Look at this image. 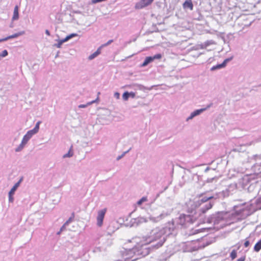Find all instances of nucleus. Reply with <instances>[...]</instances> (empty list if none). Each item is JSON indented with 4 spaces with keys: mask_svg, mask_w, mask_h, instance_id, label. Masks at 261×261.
I'll return each mask as SVG.
<instances>
[{
    "mask_svg": "<svg viewBox=\"0 0 261 261\" xmlns=\"http://www.w3.org/2000/svg\"><path fill=\"white\" fill-rule=\"evenodd\" d=\"M230 257L233 260L237 257V251L235 250H233L230 253Z\"/></svg>",
    "mask_w": 261,
    "mask_h": 261,
    "instance_id": "c85d7f7f",
    "label": "nucleus"
},
{
    "mask_svg": "<svg viewBox=\"0 0 261 261\" xmlns=\"http://www.w3.org/2000/svg\"><path fill=\"white\" fill-rule=\"evenodd\" d=\"M154 0H140L135 4V8L136 9H142L150 5Z\"/></svg>",
    "mask_w": 261,
    "mask_h": 261,
    "instance_id": "0eeeda50",
    "label": "nucleus"
},
{
    "mask_svg": "<svg viewBox=\"0 0 261 261\" xmlns=\"http://www.w3.org/2000/svg\"><path fill=\"white\" fill-rule=\"evenodd\" d=\"M195 231L196 232H194L192 233V234H194V233L198 232V230H196Z\"/></svg>",
    "mask_w": 261,
    "mask_h": 261,
    "instance_id": "de8ad7c7",
    "label": "nucleus"
},
{
    "mask_svg": "<svg viewBox=\"0 0 261 261\" xmlns=\"http://www.w3.org/2000/svg\"><path fill=\"white\" fill-rule=\"evenodd\" d=\"M100 94V92H98V95H99Z\"/></svg>",
    "mask_w": 261,
    "mask_h": 261,
    "instance_id": "3c124183",
    "label": "nucleus"
},
{
    "mask_svg": "<svg viewBox=\"0 0 261 261\" xmlns=\"http://www.w3.org/2000/svg\"><path fill=\"white\" fill-rule=\"evenodd\" d=\"M24 34H25V32L24 31L19 32L17 33H15L12 35L8 36L7 37L8 40L10 39H13V38H17L20 36L24 35Z\"/></svg>",
    "mask_w": 261,
    "mask_h": 261,
    "instance_id": "f3484780",
    "label": "nucleus"
},
{
    "mask_svg": "<svg viewBox=\"0 0 261 261\" xmlns=\"http://www.w3.org/2000/svg\"><path fill=\"white\" fill-rule=\"evenodd\" d=\"M184 9H189L190 10L193 9V5L191 0H186L182 5Z\"/></svg>",
    "mask_w": 261,
    "mask_h": 261,
    "instance_id": "ddd939ff",
    "label": "nucleus"
},
{
    "mask_svg": "<svg viewBox=\"0 0 261 261\" xmlns=\"http://www.w3.org/2000/svg\"><path fill=\"white\" fill-rule=\"evenodd\" d=\"M45 32L47 36H50V32L48 30H46Z\"/></svg>",
    "mask_w": 261,
    "mask_h": 261,
    "instance_id": "c03bdc74",
    "label": "nucleus"
},
{
    "mask_svg": "<svg viewBox=\"0 0 261 261\" xmlns=\"http://www.w3.org/2000/svg\"><path fill=\"white\" fill-rule=\"evenodd\" d=\"M41 123V121H38L36 125H35V127L32 129L33 130H34V132H36L37 133L39 131V125Z\"/></svg>",
    "mask_w": 261,
    "mask_h": 261,
    "instance_id": "cd10ccee",
    "label": "nucleus"
},
{
    "mask_svg": "<svg viewBox=\"0 0 261 261\" xmlns=\"http://www.w3.org/2000/svg\"><path fill=\"white\" fill-rule=\"evenodd\" d=\"M13 195L14 194H10V193L9 192V202H13L14 201V198H13Z\"/></svg>",
    "mask_w": 261,
    "mask_h": 261,
    "instance_id": "c9c22d12",
    "label": "nucleus"
},
{
    "mask_svg": "<svg viewBox=\"0 0 261 261\" xmlns=\"http://www.w3.org/2000/svg\"><path fill=\"white\" fill-rule=\"evenodd\" d=\"M10 27H11V28H12V27H13L12 24H11Z\"/></svg>",
    "mask_w": 261,
    "mask_h": 261,
    "instance_id": "8fccbe9b",
    "label": "nucleus"
},
{
    "mask_svg": "<svg viewBox=\"0 0 261 261\" xmlns=\"http://www.w3.org/2000/svg\"><path fill=\"white\" fill-rule=\"evenodd\" d=\"M1 59H2V57H0V60H1Z\"/></svg>",
    "mask_w": 261,
    "mask_h": 261,
    "instance_id": "603ef678",
    "label": "nucleus"
},
{
    "mask_svg": "<svg viewBox=\"0 0 261 261\" xmlns=\"http://www.w3.org/2000/svg\"><path fill=\"white\" fill-rule=\"evenodd\" d=\"M193 118H194V117L191 113L190 116L187 118L186 121H189V120H192Z\"/></svg>",
    "mask_w": 261,
    "mask_h": 261,
    "instance_id": "58836bf2",
    "label": "nucleus"
},
{
    "mask_svg": "<svg viewBox=\"0 0 261 261\" xmlns=\"http://www.w3.org/2000/svg\"><path fill=\"white\" fill-rule=\"evenodd\" d=\"M138 239L135 238L133 239L137 243L135 247L128 250L124 249L122 251V255L125 261H135L149 253L150 247L143 244L141 240L138 241Z\"/></svg>",
    "mask_w": 261,
    "mask_h": 261,
    "instance_id": "f257e3e1",
    "label": "nucleus"
},
{
    "mask_svg": "<svg viewBox=\"0 0 261 261\" xmlns=\"http://www.w3.org/2000/svg\"><path fill=\"white\" fill-rule=\"evenodd\" d=\"M63 231H61V229L60 230V231L59 232H57V234H60V233H61V232H62Z\"/></svg>",
    "mask_w": 261,
    "mask_h": 261,
    "instance_id": "49530a36",
    "label": "nucleus"
},
{
    "mask_svg": "<svg viewBox=\"0 0 261 261\" xmlns=\"http://www.w3.org/2000/svg\"><path fill=\"white\" fill-rule=\"evenodd\" d=\"M197 217L196 216L191 215L190 214L180 215L177 220V223L181 226L187 227L190 224H193L196 220Z\"/></svg>",
    "mask_w": 261,
    "mask_h": 261,
    "instance_id": "20e7f679",
    "label": "nucleus"
},
{
    "mask_svg": "<svg viewBox=\"0 0 261 261\" xmlns=\"http://www.w3.org/2000/svg\"><path fill=\"white\" fill-rule=\"evenodd\" d=\"M249 244H250V243H249V241H246L244 243V246L245 247H248Z\"/></svg>",
    "mask_w": 261,
    "mask_h": 261,
    "instance_id": "a19ab883",
    "label": "nucleus"
},
{
    "mask_svg": "<svg viewBox=\"0 0 261 261\" xmlns=\"http://www.w3.org/2000/svg\"><path fill=\"white\" fill-rule=\"evenodd\" d=\"M147 201V198L145 197H143L141 199H140L138 202L137 204L138 205H141L143 202Z\"/></svg>",
    "mask_w": 261,
    "mask_h": 261,
    "instance_id": "2f4dec72",
    "label": "nucleus"
},
{
    "mask_svg": "<svg viewBox=\"0 0 261 261\" xmlns=\"http://www.w3.org/2000/svg\"><path fill=\"white\" fill-rule=\"evenodd\" d=\"M77 36H78V35L76 33H72V34L67 36L64 39L58 40V43L55 44L54 45V46L57 47V48H60L61 47V46L63 43L67 42L70 39H71L74 37H76Z\"/></svg>",
    "mask_w": 261,
    "mask_h": 261,
    "instance_id": "6e6552de",
    "label": "nucleus"
},
{
    "mask_svg": "<svg viewBox=\"0 0 261 261\" xmlns=\"http://www.w3.org/2000/svg\"><path fill=\"white\" fill-rule=\"evenodd\" d=\"M167 230L166 228L156 227L151 230L148 236L143 237L141 241L146 246L150 243H154L151 246L152 248L158 249L165 242Z\"/></svg>",
    "mask_w": 261,
    "mask_h": 261,
    "instance_id": "f03ea898",
    "label": "nucleus"
},
{
    "mask_svg": "<svg viewBox=\"0 0 261 261\" xmlns=\"http://www.w3.org/2000/svg\"><path fill=\"white\" fill-rule=\"evenodd\" d=\"M101 47H99L96 51L90 55L88 57L89 60H92L98 56L101 53Z\"/></svg>",
    "mask_w": 261,
    "mask_h": 261,
    "instance_id": "dca6fc26",
    "label": "nucleus"
},
{
    "mask_svg": "<svg viewBox=\"0 0 261 261\" xmlns=\"http://www.w3.org/2000/svg\"><path fill=\"white\" fill-rule=\"evenodd\" d=\"M73 217H70L69 219L63 224V225L61 227V231H64L66 229V227L69 225V224L73 220Z\"/></svg>",
    "mask_w": 261,
    "mask_h": 261,
    "instance_id": "4be33fe9",
    "label": "nucleus"
},
{
    "mask_svg": "<svg viewBox=\"0 0 261 261\" xmlns=\"http://www.w3.org/2000/svg\"><path fill=\"white\" fill-rule=\"evenodd\" d=\"M23 180V178L21 177L12 188L11 190L9 191V193H10V194H14L15 192L17 190V189L19 186L20 183L22 182Z\"/></svg>",
    "mask_w": 261,
    "mask_h": 261,
    "instance_id": "2eb2a0df",
    "label": "nucleus"
},
{
    "mask_svg": "<svg viewBox=\"0 0 261 261\" xmlns=\"http://www.w3.org/2000/svg\"><path fill=\"white\" fill-rule=\"evenodd\" d=\"M212 105V103H210V104L208 105L204 108H202V109H200L196 110L192 112L191 113V114L192 115V116L194 118L195 117L197 116L200 115L202 113H203V112H204L205 111H206V110H207L208 109L211 108Z\"/></svg>",
    "mask_w": 261,
    "mask_h": 261,
    "instance_id": "9b49d317",
    "label": "nucleus"
},
{
    "mask_svg": "<svg viewBox=\"0 0 261 261\" xmlns=\"http://www.w3.org/2000/svg\"><path fill=\"white\" fill-rule=\"evenodd\" d=\"M98 100H99V98H98V97H97V98L94 100L88 102L85 105L82 104V105H79V108H85L88 106H90L95 102H97V101H98Z\"/></svg>",
    "mask_w": 261,
    "mask_h": 261,
    "instance_id": "6ab92c4d",
    "label": "nucleus"
},
{
    "mask_svg": "<svg viewBox=\"0 0 261 261\" xmlns=\"http://www.w3.org/2000/svg\"><path fill=\"white\" fill-rule=\"evenodd\" d=\"M209 170H210V168H209V167H207V168L205 169V172H207Z\"/></svg>",
    "mask_w": 261,
    "mask_h": 261,
    "instance_id": "a18cd8bd",
    "label": "nucleus"
},
{
    "mask_svg": "<svg viewBox=\"0 0 261 261\" xmlns=\"http://www.w3.org/2000/svg\"><path fill=\"white\" fill-rule=\"evenodd\" d=\"M261 249V239L257 242L254 247V250L256 252H258Z\"/></svg>",
    "mask_w": 261,
    "mask_h": 261,
    "instance_id": "b1692460",
    "label": "nucleus"
},
{
    "mask_svg": "<svg viewBox=\"0 0 261 261\" xmlns=\"http://www.w3.org/2000/svg\"><path fill=\"white\" fill-rule=\"evenodd\" d=\"M107 212V208L100 210L97 212V216L96 217L97 225L99 227H101L103 224V220Z\"/></svg>",
    "mask_w": 261,
    "mask_h": 261,
    "instance_id": "423d86ee",
    "label": "nucleus"
},
{
    "mask_svg": "<svg viewBox=\"0 0 261 261\" xmlns=\"http://www.w3.org/2000/svg\"><path fill=\"white\" fill-rule=\"evenodd\" d=\"M216 199V198L213 195H201L200 198L194 202V204L195 207H200V212L204 214L213 207L214 204L213 200Z\"/></svg>",
    "mask_w": 261,
    "mask_h": 261,
    "instance_id": "7ed1b4c3",
    "label": "nucleus"
},
{
    "mask_svg": "<svg viewBox=\"0 0 261 261\" xmlns=\"http://www.w3.org/2000/svg\"><path fill=\"white\" fill-rule=\"evenodd\" d=\"M122 98L124 100H127L129 98V95L128 92H125L122 95Z\"/></svg>",
    "mask_w": 261,
    "mask_h": 261,
    "instance_id": "7c9ffc66",
    "label": "nucleus"
},
{
    "mask_svg": "<svg viewBox=\"0 0 261 261\" xmlns=\"http://www.w3.org/2000/svg\"><path fill=\"white\" fill-rule=\"evenodd\" d=\"M153 61L152 57H147L143 63L141 64V67H145L147 66L148 64L152 62Z\"/></svg>",
    "mask_w": 261,
    "mask_h": 261,
    "instance_id": "a211bd4d",
    "label": "nucleus"
},
{
    "mask_svg": "<svg viewBox=\"0 0 261 261\" xmlns=\"http://www.w3.org/2000/svg\"><path fill=\"white\" fill-rule=\"evenodd\" d=\"M214 44V41L213 40H208L200 45V48H206L208 46Z\"/></svg>",
    "mask_w": 261,
    "mask_h": 261,
    "instance_id": "412c9836",
    "label": "nucleus"
},
{
    "mask_svg": "<svg viewBox=\"0 0 261 261\" xmlns=\"http://www.w3.org/2000/svg\"><path fill=\"white\" fill-rule=\"evenodd\" d=\"M163 214H161L157 217L150 216L149 217V219L150 221H151L153 222H157L159 221L160 220H161L163 218Z\"/></svg>",
    "mask_w": 261,
    "mask_h": 261,
    "instance_id": "aec40b11",
    "label": "nucleus"
},
{
    "mask_svg": "<svg viewBox=\"0 0 261 261\" xmlns=\"http://www.w3.org/2000/svg\"><path fill=\"white\" fill-rule=\"evenodd\" d=\"M10 27H11V28H12V27H13L12 24H11Z\"/></svg>",
    "mask_w": 261,
    "mask_h": 261,
    "instance_id": "09e8293b",
    "label": "nucleus"
},
{
    "mask_svg": "<svg viewBox=\"0 0 261 261\" xmlns=\"http://www.w3.org/2000/svg\"><path fill=\"white\" fill-rule=\"evenodd\" d=\"M114 96L116 98V99H119L120 98V94L119 93L116 92L114 93Z\"/></svg>",
    "mask_w": 261,
    "mask_h": 261,
    "instance_id": "e433bc0d",
    "label": "nucleus"
},
{
    "mask_svg": "<svg viewBox=\"0 0 261 261\" xmlns=\"http://www.w3.org/2000/svg\"><path fill=\"white\" fill-rule=\"evenodd\" d=\"M30 139H29L26 135H24L22 139L21 143L15 149V151L19 152L22 150Z\"/></svg>",
    "mask_w": 261,
    "mask_h": 261,
    "instance_id": "9d476101",
    "label": "nucleus"
},
{
    "mask_svg": "<svg viewBox=\"0 0 261 261\" xmlns=\"http://www.w3.org/2000/svg\"><path fill=\"white\" fill-rule=\"evenodd\" d=\"M238 211L240 212V213H242L243 212H244L245 211L244 207L240 208Z\"/></svg>",
    "mask_w": 261,
    "mask_h": 261,
    "instance_id": "37998d69",
    "label": "nucleus"
},
{
    "mask_svg": "<svg viewBox=\"0 0 261 261\" xmlns=\"http://www.w3.org/2000/svg\"><path fill=\"white\" fill-rule=\"evenodd\" d=\"M8 53L7 50H4L2 53H0V57L2 58H4L8 56Z\"/></svg>",
    "mask_w": 261,
    "mask_h": 261,
    "instance_id": "c756f323",
    "label": "nucleus"
},
{
    "mask_svg": "<svg viewBox=\"0 0 261 261\" xmlns=\"http://www.w3.org/2000/svg\"><path fill=\"white\" fill-rule=\"evenodd\" d=\"M237 188V185L236 183H232L230 184L227 188V191L229 192H233Z\"/></svg>",
    "mask_w": 261,
    "mask_h": 261,
    "instance_id": "5701e85b",
    "label": "nucleus"
},
{
    "mask_svg": "<svg viewBox=\"0 0 261 261\" xmlns=\"http://www.w3.org/2000/svg\"><path fill=\"white\" fill-rule=\"evenodd\" d=\"M129 97H131L132 98H134L136 96V94L134 92H128Z\"/></svg>",
    "mask_w": 261,
    "mask_h": 261,
    "instance_id": "4c0bfd02",
    "label": "nucleus"
},
{
    "mask_svg": "<svg viewBox=\"0 0 261 261\" xmlns=\"http://www.w3.org/2000/svg\"><path fill=\"white\" fill-rule=\"evenodd\" d=\"M245 256H242L241 257L238 258L237 259V261H245Z\"/></svg>",
    "mask_w": 261,
    "mask_h": 261,
    "instance_id": "ea45409f",
    "label": "nucleus"
},
{
    "mask_svg": "<svg viewBox=\"0 0 261 261\" xmlns=\"http://www.w3.org/2000/svg\"><path fill=\"white\" fill-rule=\"evenodd\" d=\"M72 155H73V152H72L71 149H70L67 153L63 155V158H70V157L72 156Z\"/></svg>",
    "mask_w": 261,
    "mask_h": 261,
    "instance_id": "bb28decb",
    "label": "nucleus"
},
{
    "mask_svg": "<svg viewBox=\"0 0 261 261\" xmlns=\"http://www.w3.org/2000/svg\"><path fill=\"white\" fill-rule=\"evenodd\" d=\"M129 150H127V151H125V152H123L121 155L118 156L117 157L116 160H117V161L120 160L121 158H122L125 155V154L126 153H127L129 151Z\"/></svg>",
    "mask_w": 261,
    "mask_h": 261,
    "instance_id": "f704fd0d",
    "label": "nucleus"
},
{
    "mask_svg": "<svg viewBox=\"0 0 261 261\" xmlns=\"http://www.w3.org/2000/svg\"><path fill=\"white\" fill-rule=\"evenodd\" d=\"M225 214L224 212H218L211 215L207 220V222L215 225L219 224L224 219Z\"/></svg>",
    "mask_w": 261,
    "mask_h": 261,
    "instance_id": "39448f33",
    "label": "nucleus"
},
{
    "mask_svg": "<svg viewBox=\"0 0 261 261\" xmlns=\"http://www.w3.org/2000/svg\"><path fill=\"white\" fill-rule=\"evenodd\" d=\"M253 159L254 160V161L256 162L255 164H254V166H259L260 168H259V170H260V172H261V162H259L261 160V154H256L253 155Z\"/></svg>",
    "mask_w": 261,
    "mask_h": 261,
    "instance_id": "f8f14e48",
    "label": "nucleus"
},
{
    "mask_svg": "<svg viewBox=\"0 0 261 261\" xmlns=\"http://www.w3.org/2000/svg\"><path fill=\"white\" fill-rule=\"evenodd\" d=\"M162 57V56L160 54H158L155 55L153 56H152V60L154 61L155 59H160Z\"/></svg>",
    "mask_w": 261,
    "mask_h": 261,
    "instance_id": "72a5a7b5",
    "label": "nucleus"
},
{
    "mask_svg": "<svg viewBox=\"0 0 261 261\" xmlns=\"http://www.w3.org/2000/svg\"><path fill=\"white\" fill-rule=\"evenodd\" d=\"M18 10H19L18 6L17 5L15 6L14 7V9L13 14V16L12 18V21L17 20L18 19V18H19Z\"/></svg>",
    "mask_w": 261,
    "mask_h": 261,
    "instance_id": "4468645a",
    "label": "nucleus"
},
{
    "mask_svg": "<svg viewBox=\"0 0 261 261\" xmlns=\"http://www.w3.org/2000/svg\"><path fill=\"white\" fill-rule=\"evenodd\" d=\"M113 42V40H109L107 43L103 44H102L100 47H101V48H102V47H106L109 45H110L111 43H112Z\"/></svg>",
    "mask_w": 261,
    "mask_h": 261,
    "instance_id": "473e14b6",
    "label": "nucleus"
},
{
    "mask_svg": "<svg viewBox=\"0 0 261 261\" xmlns=\"http://www.w3.org/2000/svg\"><path fill=\"white\" fill-rule=\"evenodd\" d=\"M232 59V57H230V58H227V59H225L222 63L217 64V65H215V66H213L211 68V70L214 71V70L220 69L225 67L226 66L227 63L228 62L230 61Z\"/></svg>",
    "mask_w": 261,
    "mask_h": 261,
    "instance_id": "1a4fd4ad",
    "label": "nucleus"
},
{
    "mask_svg": "<svg viewBox=\"0 0 261 261\" xmlns=\"http://www.w3.org/2000/svg\"><path fill=\"white\" fill-rule=\"evenodd\" d=\"M135 221L137 223V224H139V223L145 222L147 221L145 218L143 217H139L137 219H135Z\"/></svg>",
    "mask_w": 261,
    "mask_h": 261,
    "instance_id": "a878e982",
    "label": "nucleus"
},
{
    "mask_svg": "<svg viewBox=\"0 0 261 261\" xmlns=\"http://www.w3.org/2000/svg\"><path fill=\"white\" fill-rule=\"evenodd\" d=\"M36 134H37L36 132H34L33 129H31L29 130L25 135H26L29 139H31L33 136Z\"/></svg>",
    "mask_w": 261,
    "mask_h": 261,
    "instance_id": "393cba45",
    "label": "nucleus"
},
{
    "mask_svg": "<svg viewBox=\"0 0 261 261\" xmlns=\"http://www.w3.org/2000/svg\"><path fill=\"white\" fill-rule=\"evenodd\" d=\"M7 40H8V38L7 37H5V38H2V39H0V42L6 41Z\"/></svg>",
    "mask_w": 261,
    "mask_h": 261,
    "instance_id": "79ce46f5",
    "label": "nucleus"
}]
</instances>
